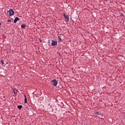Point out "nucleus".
<instances>
[{
  "mask_svg": "<svg viewBox=\"0 0 125 125\" xmlns=\"http://www.w3.org/2000/svg\"><path fill=\"white\" fill-rule=\"evenodd\" d=\"M52 84L53 85L56 86L57 85V83H58V82L56 81V80L54 79L51 81Z\"/></svg>",
  "mask_w": 125,
  "mask_h": 125,
  "instance_id": "f257e3e1",
  "label": "nucleus"
},
{
  "mask_svg": "<svg viewBox=\"0 0 125 125\" xmlns=\"http://www.w3.org/2000/svg\"><path fill=\"white\" fill-rule=\"evenodd\" d=\"M9 14L10 16H12L14 14V11H13V9H10L9 10Z\"/></svg>",
  "mask_w": 125,
  "mask_h": 125,
  "instance_id": "f03ea898",
  "label": "nucleus"
},
{
  "mask_svg": "<svg viewBox=\"0 0 125 125\" xmlns=\"http://www.w3.org/2000/svg\"><path fill=\"white\" fill-rule=\"evenodd\" d=\"M51 44L52 46H55V45H57V41L53 40L52 41Z\"/></svg>",
  "mask_w": 125,
  "mask_h": 125,
  "instance_id": "7ed1b4c3",
  "label": "nucleus"
},
{
  "mask_svg": "<svg viewBox=\"0 0 125 125\" xmlns=\"http://www.w3.org/2000/svg\"><path fill=\"white\" fill-rule=\"evenodd\" d=\"M58 38L59 42H62V39L61 38H63V35H59Z\"/></svg>",
  "mask_w": 125,
  "mask_h": 125,
  "instance_id": "20e7f679",
  "label": "nucleus"
},
{
  "mask_svg": "<svg viewBox=\"0 0 125 125\" xmlns=\"http://www.w3.org/2000/svg\"><path fill=\"white\" fill-rule=\"evenodd\" d=\"M64 17L65 19H66L65 21H66V22H68V21H69V16L66 15V14H63Z\"/></svg>",
  "mask_w": 125,
  "mask_h": 125,
  "instance_id": "39448f33",
  "label": "nucleus"
},
{
  "mask_svg": "<svg viewBox=\"0 0 125 125\" xmlns=\"http://www.w3.org/2000/svg\"><path fill=\"white\" fill-rule=\"evenodd\" d=\"M19 20H20V19L18 17H16L14 21V23H16L17 21H19Z\"/></svg>",
  "mask_w": 125,
  "mask_h": 125,
  "instance_id": "423d86ee",
  "label": "nucleus"
},
{
  "mask_svg": "<svg viewBox=\"0 0 125 125\" xmlns=\"http://www.w3.org/2000/svg\"><path fill=\"white\" fill-rule=\"evenodd\" d=\"M26 27V24H22L21 25V27L22 28V29H25Z\"/></svg>",
  "mask_w": 125,
  "mask_h": 125,
  "instance_id": "0eeeda50",
  "label": "nucleus"
},
{
  "mask_svg": "<svg viewBox=\"0 0 125 125\" xmlns=\"http://www.w3.org/2000/svg\"><path fill=\"white\" fill-rule=\"evenodd\" d=\"M22 107H23V106H22V105H18V109H19L20 110H21V109H22Z\"/></svg>",
  "mask_w": 125,
  "mask_h": 125,
  "instance_id": "6e6552de",
  "label": "nucleus"
},
{
  "mask_svg": "<svg viewBox=\"0 0 125 125\" xmlns=\"http://www.w3.org/2000/svg\"><path fill=\"white\" fill-rule=\"evenodd\" d=\"M24 103H27V98L26 97V95L24 94Z\"/></svg>",
  "mask_w": 125,
  "mask_h": 125,
  "instance_id": "1a4fd4ad",
  "label": "nucleus"
},
{
  "mask_svg": "<svg viewBox=\"0 0 125 125\" xmlns=\"http://www.w3.org/2000/svg\"><path fill=\"white\" fill-rule=\"evenodd\" d=\"M96 115H97V116H99V112H96Z\"/></svg>",
  "mask_w": 125,
  "mask_h": 125,
  "instance_id": "9d476101",
  "label": "nucleus"
},
{
  "mask_svg": "<svg viewBox=\"0 0 125 125\" xmlns=\"http://www.w3.org/2000/svg\"><path fill=\"white\" fill-rule=\"evenodd\" d=\"M1 63H2V65H3V61L1 60L0 61Z\"/></svg>",
  "mask_w": 125,
  "mask_h": 125,
  "instance_id": "9b49d317",
  "label": "nucleus"
},
{
  "mask_svg": "<svg viewBox=\"0 0 125 125\" xmlns=\"http://www.w3.org/2000/svg\"><path fill=\"white\" fill-rule=\"evenodd\" d=\"M7 22H11V20H8Z\"/></svg>",
  "mask_w": 125,
  "mask_h": 125,
  "instance_id": "f8f14e48",
  "label": "nucleus"
},
{
  "mask_svg": "<svg viewBox=\"0 0 125 125\" xmlns=\"http://www.w3.org/2000/svg\"><path fill=\"white\" fill-rule=\"evenodd\" d=\"M40 42H42V40H40Z\"/></svg>",
  "mask_w": 125,
  "mask_h": 125,
  "instance_id": "ddd939ff",
  "label": "nucleus"
},
{
  "mask_svg": "<svg viewBox=\"0 0 125 125\" xmlns=\"http://www.w3.org/2000/svg\"><path fill=\"white\" fill-rule=\"evenodd\" d=\"M14 93H16L15 91L14 90Z\"/></svg>",
  "mask_w": 125,
  "mask_h": 125,
  "instance_id": "4468645a",
  "label": "nucleus"
},
{
  "mask_svg": "<svg viewBox=\"0 0 125 125\" xmlns=\"http://www.w3.org/2000/svg\"><path fill=\"white\" fill-rule=\"evenodd\" d=\"M1 25V23L0 22V26Z\"/></svg>",
  "mask_w": 125,
  "mask_h": 125,
  "instance_id": "2eb2a0df",
  "label": "nucleus"
}]
</instances>
